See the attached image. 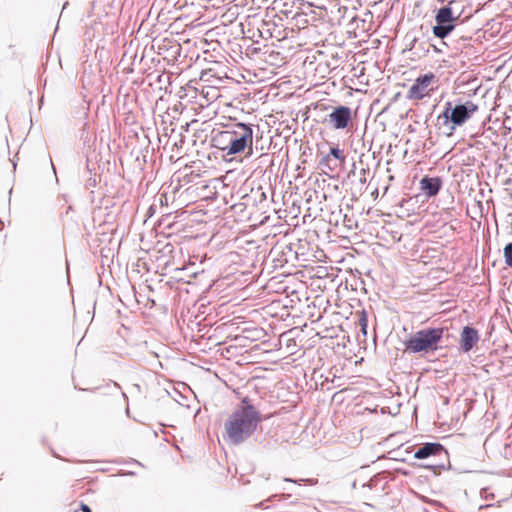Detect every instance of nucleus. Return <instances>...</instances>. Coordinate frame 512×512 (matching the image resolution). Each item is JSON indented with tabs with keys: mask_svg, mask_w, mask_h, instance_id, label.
Here are the masks:
<instances>
[{
	"mask_svg": "<svg viewBox=\"0 0 512 512\" xmlns=\"http://www.w3.org/2000/svg\"><path fill=\"white\" fill-rule=\"evenodd\" d=\"M260 421V415L254 407L243 403L231 413L225 423V430L232 442L241 443L256 430Z\"/></svg>",
	"mask_w": 512,
	"mask_h": 512,
	"instance_id": "nucleus-1",
	"label": "nucleus"
},
{
	"mask_svg": "<svg viewBox=\"0 0 512 512\" xmlns=\"http://www.w3.org/2000/svg\"><path fill=\"white\" fill-rule=\"evenodd\" d=\"M214 146L227 155L242 153L246 148L252 153L253 130L245 123H237L233 129L221 131L213 138Z\"/></svg>",
	"mask_w": 512,
	"mask_h": 512,
	"instance_id": "nucleus-2",
	"label": "nucleus"
},
{
	"mask_svg": "<svg viewBox=\"0 0 512 512\" xmlns=\"http://www.w3.org/2000/svg\"><path fill=\"white\" fill-rule=\"evenodd\" d=\"M445 329L442 327L425 328L412 334L405 342L406 350L413 353L436 351L443 338Z\"/></svg>",
	"mask_w": 512,
	"mask_h": 512,
	"instance_id": "nucleus-3",
	"label": "nucleus"
},
{
	"mask_svg": "<svg viewBox=\"0 0 512 512\" xmlns=\"http://www.w3.org/2000/svg\"><path fill=\"white\" fill-rule=\"evenodd\" d=\"M437 89V78L434 73L420 75L414 81L407 92V98L410 100H422Z\"/></svg>",
	"mask_w": 512,
	"mask_h": 512,
	"instance_id": "nucleus-4",
	"label": "nucleus"
},
{
	"mask_svg": "<svg viewBox=\"0 0 512 512\" xmlns=\"http://www.w3.org/2000/svg\"><path fill=\"white\" fill-rule=\"evenodd\" d=\"M476 111L478 106L471 101L465 104L456 105L452 107L450 102L446 103V108L442 113V117L450 120L454 126L463 125Z\"/></svg>",
	"mask_w": 512,
	"mask_h": 512,
	"instance_id": "nucleus-5",
	"label": "nucleus"
},
{
	"mask_svg": "<svg viewBox=\"0 0 512 512\" xmlns=\"http://www.w3.org/2000/svg\"><path fill=\"white\" fill-rule=\"evenodd\" d=\"M352 111L347 106H337L328 115V121L333 129H346L352 121Z\"/></svg>",
	"mask_w": 512,
	"mask_h": 512,
	"instance_id": "nucleus-6",
	"label": "nucleus"
},
{
	"mask_svg": "<svg viewBox=\"0 0 512 512\" xmlns=\"http://www.w3.org/2000/svg\"><path fill=\"white\" fill-rule=\"evenodd\" d=\"M444 451V447L439 443H426L415 451L414 458L425 459L430 456H438Z\"/></svg>",
	"mask_w": 512,
	"mask_h": 512,
	"instance_id": "nucleus-7",
	"label": "nucleus"
},
{
	"mask_svg": "<svg viewBox=\"0 0 512 512\" xmlns=\"http://www.w3.org/2000/svg\"><path fill=\"white\" fill-rule=\"evenodd\" d=\"M478 340V332L474 328L464 327L461 333V347L465 352L470 351Z\"/></svg>",
	"mask_w": 512,
	"mask_h": 512,
	"instance_id": "nucleus-8",
	"label": "nucleus"
},
{
	"mask_svg": "<svg viewBox=\"0 0 512 512\" xmlns=\"http://www.w3.org/2000/svg\"><path fill=\"white\" fill-rule=\"evenodd\" d=\"M420 187L429 197L435 196L441 188V180L438 177H424L420 181Z\"/></svg>",
	"mask_w": 512,
	"mask_h": 512,
	"instance_id": "nucleus-9",
	"label": "nucleus"
},
{
	"mask_svg": "<svg viewBox=\"0 0 512 512\" xmlns=\"http://www.w3.org/2000/svg\"><path fill=\"white\" fill-rule=\"evenodd\" d=\"M435 20L437 24H453L456 17L453 16L452 9L445 6L438 10Z\"/></svg>",
	"mask_w": 512,
	"mask_h": 512,
	"instance_id": "nucleus-10",
	"label": "nucleus"
},
{
	"mask_svg": "<svg viewBox=\"0 0 512 512\" xmlns=\"http://www.w3.org/2000/svg\"><path fill=\"white\" fill-rule=\"evenodd\" d=\"M454 24H437L433 27V34L438 38H445L453 29Z\"/></svg>",
	"mask_w": 512,
	"mask_h": 512,
	"instance_id": "nucleus-11",
	"label": "nucleus"
},
{
	"mask_svg": "<svg viewBox=\"0 0 512 512\" xmlns=\"http://www.w3.org/2000/svg\"><path fill=\"white\" fill-rule=\"evenodd\" d=\"M505 262L508 266H512V243H509L504 248Z\"/></svg>",
	"mask_w": 512,
	"mask_h": 512,
	"instance_id": "nucleus-12",
	"label": "nucleus"
},
{
	"mask_svg": "<svg viewBox=\"0 0 512 512\" xmlns=\"http://www.w3.org/2000/svg\"><path fill=\"white\" fill-rule=\"evenodd\" d=\"M330 154L334 158L339 159L342 162L345 160V157L343 156L342 151L339 148H337V147L331 148L330 149Z\"/></svg>",
	"mask_w": 512,
	"mask_h": 512,
	"instance_id": "nucleus-13",
	"label": "nucleus"
},
{
	"mask_svg": "<svg viewBox=\"0 0 512 512\" xmlns=\"http://www.w3.org/2000/svg\"><path fill=\"white\" fill-rule=\"evenodd\" d=\"M360 325L362 327V331L364 334H366V327H367V319L365 317H362L360 319Z\"/></svg>",
	"mask_w": 512,
	"mask_h": 512,
	"instance_id": "nucleus-14",
	"label": "nucleus"
},
{
	"mask_svg": "<svg viewBox=\"0 0 512 512\" xmlns=\"http://www.w3.org/2000/svg\"><path fill=\"white\" fill-rule=\"evenodd\" d=\"M81 510H82V512H92L90 507L84 503L81 504Z\"/></svg>",
	"mask_w": 512,
	"mask_h": 512,
	"instance_id": "nucleus-15",
	"label": "nucleus"
}]
</instances>
